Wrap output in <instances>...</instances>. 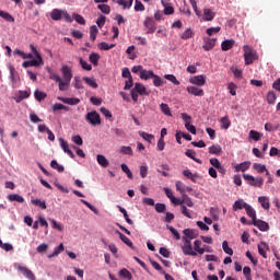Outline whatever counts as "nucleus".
<instances>
[{
    "mask_svg": "<svg viewBox=\"0 0 280 280\" xmlns=\"http://www.w3.org/2000/svg\"><path fill=\"white\" fill-rule=\"evenodd\" d=\"M184 245L182 247L183 254L185 256H202L205 254L203 247H201L202 243L201 241H195L194 242V247L190 243V241H187V238H183Z\"/></svg>",
    "mask_w": 280,
    "mask_h": 280,
    "instance_id": "f03ea898",
    "label": "nucleus"
},
{
    "mask_svg": "<svg viewBox=\"0 0 280 280\" xmlns=\"http://www.w3.org/2000/svg\"><path fill=\"white\" fill-rule=\"evenodd\" d=\"M13 54L15 55V56H20V58H22L23 60H32V58H34V55L33 54H26L25 51H23V50H20V49H15L14 51H13Z\"/></svg>",
    "mask_w": 280,
    "mask_h": 280,
    "instance_id": "6ab92c4d",
    "label": "nucleus"
},
{
    "mask_svg": "<svg viewBox=\"0 0 280 280\" xmlns=\"http://www.w3.org/2000/svg\"><path fill=\"white\" fill-rule=\"evenodd\" d=\"M256 228L260 230V232H268L270 230L269 223H266V221H261L256 219Z\"/></svg>",
    "mask_w": 280,
    "mask_h": 280,
    "instance_id": "a211bd4d",
    "label": "nucleus"
},
{
    "mask_svg": "<svg viewBox=\"0 0 280 280\" xmlns=\"http://www.w3.org/2000/svg\"><path fill=\"white\" fill-rule=\"evenodd\" d=\"M83 80L86 84H89V86H92V89L98 88V84H97L95 78L84 77Z\"/></svg>",
    "mask_w": 280,
    "mask_h": 280,
    "instance_id": "f704fd0d",
    "label": "nucleus"
},
{
    "mask_svg": "<svg viewBox=\"0 0 280 280\" xmlns=\"http://www.w3.org/2000/svg\"><path fill=\"white\" fill-rule=\"evenodd\" d=\"M121 170L125 172L128 176V178H133V172H131L129 165L127 163H121Z\"/></svg>",
    "mask_w": 280,
    "mask_h": 280,
    "instance_id": "09e8293b",
    "label": "nucleus"
},
{
    "mask_svg": "<svg viewBox=\"0 0 280 280\" xmlns=\"http://www.w3.org/2000/svg\"><path fill=\"white\" fill-rule=\"evenodd\" d=\"M16 270L21 272L23 276L26 277L28 280H36V276H34V272L32 270L27 269V267H23L21 265H15Z\"/></svg>",
    "mask_w": 280,
    "mask_h": 280,
    "instance_id": "9d476101",
    "label": "nucleus"
},
{
    "mask_svg": "<svg viewBox=\"0 0 280 280\" xmlns=\"http://www.w3.org/2000/svg\"><path fill=\"white\" fill-rule=\"evenodd\" d=\"M243 178L252 185V187H262L264 185V176H253V174H243Z\"/></svg>",
    "mask_w": 280,
    "mask_h": 280,
    "instance_id": "20e7f679",
    "label": "nucleus"
},
{
    "mask_svg": "<svg viewBox=\"0 0 280 280\" xmlns=\"http://www.w3.org/2000/svg\"><path fill=\"white\" fill-rule=\"evenodd\" d=\"M120 152H122V154H133V149L131 145H121Z\"/></svg>",
    "mask_w": 280,
    "mask_h": 280,
    "instance_id": "680f3d73",
    "label": "nucleus"
},
{
    "mask_svg": "<svg viewBox=\"0 0 280 280\" xmlns=\"http://www.w3.org/2000/svg\"><path fill=\"white\" fill-rule=\"evenodd\" d=\"M0 18L7 21L8 23H14V16H12L7 11L0 10Z\"/></svg>",
    "mask_w": 280,
    "mask_h": 280,
    "instance_id": "c85d7f7f",
    "label": "nucleus"
},
{
    "mask_svg": "<svg viewBox=\"0 0 280 280\" xmlns=\"http://www.w3.org/2000/svg\"><path fill=\"white\" fill-rule=\"evenodd\" d=\"M182 202H184V205H186L187 207H194L192 199H190V197H188V195H186V192H184V195L182 197Z\"/></svg>",
    "mask_w": 280,
    "mask_h": 280,
    "instance_id": "8fccbe9b",
    "label": "nucleus"
},
{
    "mask_svg": "<svg viewBox=\"0 0 280 280\" xmlns=\"http://www.w3.org/2000/svg\"><path fill=\"white\" fill-rule=\"evenodd\" d=\"M182 118L184 119L187 130H189V132H191L192 135H196L197 129L196 126L191 124V115H188V113H182Z\"/></svg>",
    "mask_w": 280,
    "mask_h": 280,
    "instance_id": "6e6552de",
    "label": "nucleus"
},
{
    "mask_svg": "<svg viewBox=\"0 0 280 280\" xmlns=\"http://www.w3.org/2000/svg\"><path fill=\"white\" fill-rule=\"evenodd\" d=\"M154 71L152 69H144L142 66V71H141V80H150V78H153Z\"/></svg>",
    "mask_w": 280,
    "mask_h": 280,
    "instance_id": "5701e85b",
    "label": "nucleus"
},
{
    "mask_svg": "<svg viewBox=\"0 0 280 280\" xmlns=\"http://www.w3.org/2000/svg\"><path fill=\"white\" fill-rule=\"evenodd\" d=\"M27 97H30L28 91H19L18 95L15 96V102L19 104L20 102H23V100H27Z\"/></svg>",
    "mask_w": 280,
    "mask_h": 280,
    "instance_id": "a878e982",
    "label": "nucleus"
},
{
    "mask_svg": "<svg viewBox=\"0 0 280 280\" xmlns=\"http://www.w3.org/2000/svg\"><path fill=\"white\" fill-rule=\"evenodd\" d=\"M30 49L32 51L33 59L25 60L22 63V67L24 69H27L28 67H43V65H45V61L43 60V56H40V52H38V49H36L35 46L32 44L30 45Z\"/></svg>",
    "mask_w": 280,
    "mask_h": 280,
    "instance_id": "7ed1b4c3",
    "label": "nucleus"
},
{
    "mask_svg": "<svg viewBox=\"0 0 280 280\" xmlns=\"http://www.w3.org/2000/svg\"><path fill=\"white\" fill-rule=\"evenodd\" d=\"M243 51H244L245 65H253L256 58L255 51L252 49L249 45H244Z\"/></svg>",
    "mask_w": 280,
    "mask_h": 280,
    "instance_id": "423d86ee",
    "label": "nucleus"
},
{
    "mask_svg": "<svg viewBox=\"0 0 280 280\" xmlns=\"http://www.w3.org/2000/svg\"><path fill=\"white\" fill-rule=\"evenodd\" d=\"M119 278L122 280H132V273L128 269H120L118 272Z\"/></svg>",
    "mask_w": 280,
    "mask_h": 280,
    "instance_id": "bb28decb",
    "label": "nucleus"
},
{
    "mask_svg": "<svg viewBox=\"0 0 280 280\" xmlns=\"http://www.w3.org/2000/svg\"><path fill=\"white\" fill-rule=\"evenodd\" d=\"M220 121H221V128H224L225 130H228V128H230L231 119H230L229 115L221 117Z\"/></svg>",
    "mask_w": 280,
    "mask_h": 280,
    "instance_id": "7c9ffc66",
    "label": "nucleus"
},
{
    "mask_svg": "<svg viewBox=\"0 0 280 280\" xmlns=\"http://www.w3.org/2000/svg\"><path fill=\"white\" fill-rule=\"evenodd\" d=\"M98 10H101V12H103L104 14H110V5H108L107 3H104L101 4V5H97Z\"/></svg>",
    "mask_w": 280,
    "mask_h": 280,
    "instance_id": "6e6d98bb",
    "label": "nucleus"
},
{
    "mask_svg": "<svg viewBox=\"0 0 280 280\" xmlns=\"http://www.w3.org/2000/svg\"><path fill=\"white\" fill-rule=\"evenodd\" d=\"M114 47H116L115 43H112L110 45L109 43H106V42L98 43V49L109 50V49H113Z\"/></svg>",
    "mask_w": 280,
    "mask_h": 280,
    "instance_id": "79ce46f5",
    "label": "nucleus"
},
{
    "mask_svg": "<svg viewBox=\"0 0 280 280\" xmlns=\"http://www.w3.org/2000/svg\"><path fill=\"white\" fill-rule=\"evenodd\" d=\"M246 209V201L244 199H237L233 205V210L238 211V209Z\"/></svg>",
    "mask_w": 280,
    "mask_h": 280,
    "instance_id": "c756f323",
    "label": "nucleus"
},
{
    "mask_svg": "<svg viewBox=\"0 0 280 280\" xmlns=\"http://www.w3.org/2000/svg\"><path fill=\"white\" fill-rule=\"evenodd\" d=\"M160 109L162 110V113H164V115H172V110H171L168 104H165L164 102H162V104H160Z\"/></svg>",
    "mask_w": 280,
    "mask_h": 280,
    "instance_id": "13d9d810",
    "label": "nucleus"
},
{
    "mask_svg": "<svg viewBox=\"0 0 280 280\" xmlns=\"http://www.w3.org/2000/svg\"><path fill=\"white\" fill-rule=\"evenodd\" d=\"M50 18L52 19V21H62V19L65 21H71L69 13H67V11L60 10V9H54L50 12Z\"/></svg>",
    "mask_w": 280,
    "mask_h": 280,
    "instance_id": "39448f33",
    "label": "nucleus"
},
{
    "mask_svg": "<svg viewBox=\"0 0 280 280\" xmlns=\"http://www.w3.org/2000/svg\"><path fill=\"white\" fill-rule=\"evenodd\" d=\"M215 43H217L215 38H205L203 49L206 51L213 49V47H215Z\"/></svg>",
    "mask_w": 280,
    "mask_h": 280,
    "instance_id": "aec40b11",
    "label": "nucleus"
},
{
    "mask_svg": "<svg viewBox=\"0 0 280 280\" xmlns=\"http://www.w3.org/2000/svg\"><path fill=\"white\" fill-rule=\"evenodd\" d=\"M132 86H133V78H132V73L130 71V75H128V78H127V80L125 82L124 89L125 90H129V89H132Z\"/></svg>",
    "mask_w": 280,
    "mask_h": 280,
    "instance_id": "3c124183",
    "label": "nucleus"
},
{
    "mask_svg": "<svg viewBox=\"0 0 280 280\" xmlns=\"http://www.w3.org/2000/svg\"><path fill=\"white\" fill-rule=\"evenodd\" d=\"M72 19H74V21H77V23H79L80 25H85L86 23L84 16H82L81 14H72Z\"/></svg>",
    "mask_w": 280,
    "mask_h": 280,
    "instance_id": "bf43d9fd",
    "label": "nucleus"
},
{
    "mask_svg": "<svg viewBox=\"0 0 280 280\" xmlns=\"http://www.w3.org/2000/svg\"><path fill=\"white\" fill-rule=\"evenodd\" d=\"M50 167H52V170H57V172H65V166L58 164L56 160L50 162Z\"/></svg>",
    "mask_w": 280,
    "mask_h": 280,
    "instance_id": "5fc2aeb1",
    "label": "nucleus"
},
{
    "mask_svg": "<svg viewBox=\"0 0 280 280\" xmlns=\"http://www.w3.org/2000/svg\"><path fill=\"white\" fill-rule=\"evenodd\" d=\"M59 144H60L61 149L63 150V152H66V154H71V150L69 149V143H67V141H65V139L59 138Z\"/></svg>",
    "mask_w": 280,
    "mask_h": 280,
    "instance_id": "e433bc0d",
    "label": "nucleus"
},
{
    "mask_svg": "<svg viewBox=\"0 0 280 280\" xmlns=\"http://www.w3.org/2000/svg\"><path fill=\"white\" fill-rule=\"evenodd\" d=\"M267 250L270 249L269 245H267V243H260V245H258V254H260V256H262V258H268L267 256Z\"/></svg>",
    "mask_w": 280,
    "mask_h": 280,
    "instance_id": "b1692460",
    "label": "nucleus"
},
{
    "mask_svg": "<svg viewBox=\"0 0 280 280\" xmlns=\"http://www.w3.org/2000/svg\"><path fill=\"white\" fill-rule=\"evenodd\" d=\"M180 210H182V213L184 214V217H187V219H192V214H191L190 210H188L186 203H182Z\"/></svg>",
    "mask_w": 280,
    "mask_h": 280,
    "instance_id": "49530a36",
    "label": "nucleus"
},
{
    "mask_svg": "<svg viewBox=\"0 0 280 280\" xmlns=\"http://www.w3.org/2000/svg\"><path fill=\"white\" fill-rule=\"evenodd\" d=\"M245 211L247 212V217H249L252 219L253 224L256 228V223H257L256 210H254V208H252V206H249V203H245Z\"/></svg>",
    "mask_w": 280,
    "mask_h": 280,
    "instance_id": "f8f14e48",
    "label": "nucleus"
},
{
    "mask_svg": "<svg viewBox=\"0 0 280 280\" xmlns=\"http://www.w3.org/2000/svg\"><path fill=\"white\" fill-rule=\"evenodd\" d=\"M276 101H277V93L275 91H269L267 93V102L269 104H275Z\"/></svg>",
    "mask_w": 280,
    "mask_h": 280,
    "instance_id": "c03bdc74",
    "label": "nucleus"
},
{
    "mask_svg": "<svg viewBox=\"0 0 280 280\" xmlns=\"http://www.w3.org/2000/svg\"><path fill=\"white\" fill-rule=\"evenodd\" d=\"M206 81H207V78H206V75H202V74L192 75V78L189 79V82L191 84L197 85V88H199V89H200V86H203L206 84Z\"/></svg>",
    "mask_w": 280,
    "mask_h": 280,
    "instance_id": "9b49d317",
    "label": "nucleus"
},
{
    "mask_svg": "<svg viewBox=\"0 0 280 280\" xmlns=\"http://www.w3.org/2000/svg\"><path fill=\"white\" fill-rule=\"evenodd\" d=\"M209 152L211 154H222L223 150H222V145H220V143L213 144L209 147Z\"/></svg>",
    "mask_w": 280,
    "mask_h": 280,
    "instance_id": "cd10ccee",
    "label": "nucleus"
},
{
    "mask_svg": "<svg viewBox=\"0 0 280 280\" xmlns=\"http://www.w3.org/2000/svg\"><path fill=\"white\" fill-rule=\"evenodd\" d=\"M34 95H35V100H36L37 102H43V100H45V97H47V94H46L45 92H40V91H38V90H36V91L34 92Z\"/></svg>",
    "mask_w": 280,
    "mask_h": 280,
    "instance_id": "864d4df0",
    "label": "nucleus"
},
{
    "mask_svg": "<svg viewBox=\"0 0 280 280\" xmlns=\"http://www.w3.org/2000/svg\"><path fill=\"white\" fill-rule=\"evenodd\" d=\"M164 78H165L166 80H170V82H173V84H176V85L180 84V81L177 80V78H176V75H174V73H166V74L164 75Z\"/></svg>",
    "mask_w": 280,
    "mask_h": 280,
    "instance_id": "de8ad7c7",
    "label": "nucleus"
},
{
    "mask_svg": "<svg viewBox=\"0 0 280 280\" xmlns=\"http://www.w3.org/2000/svg\"><path fill=\"white\" fill-rule=\"evenodd\" d=\"M49 78L50 80H54L55 82L59 83L60 91H67V88L69 86V82H71V70L69 67L63 66L61 68V73L63 79H61L58 74L51 72V69H48Z\"/></svg>",
    "mask_w": 280,
    "mask_h": 280,
    "instance_id": "f257e3e1",
    "label": "nucleus"
},
{
    "mask_svg": "<svg viewBox=\"0 0 280 280\" xmlns=\"http://www.w3.org/2000/svg\"><path fill=\"white\" fill-rule=\"evenodd\" d=\"M7 198L9 202H19L20 205H23V202H25V198H23V196L19 194L8 195Z\"/></svg>",
    "mask_w": 280,
    "mask_h": 280,
    "instance_id": "4468645a",
    "label": "nucleus"
},
{
    "mask_svg": "<svg viewBox=\"0 0 280 280\" xmlns=\"http://www.w3.org/2000/svg\"><path fill=\"white\" fill-rule=\"evenodd\" d=\"M136 89L138 91V95H145L147 86H144V84H142L141 82H136Z\"/></svg>",
    "mask_w": 280,
    "mask_h": 280,
    "instance_id": "37998d69",
    "label": "nucleus"
},
{
    "mask_svg": "<svg viewBox=\"0 0 280 280\" xmlns=\"http://www.w3.org/2000/svg\"><path fill=\"white\" fill-rule=\"evenodd\" d=\"M167 230H170L173 236H175L176 241H180V234L178 230H175V228H173L172 225H167Z\"/></svg>",
    "mask_w": 280,
    "mask_h": 280,
    "instance_id": "052dcab7",
    "label": "nucleus"
},
{
    "mask_svg": "<svg viewBox=\"0 0 280 280\" xmlns=\"http://www.w3.org/2000/svg\"><path fill=\"white\" fill-rule=\"evenodd\" d=\"M223 250L225 254H228L229 256H233L234 252L232 249V247H230L228 241H224L222 244Z\"/></svg>",
    "mask_w": 280,
    "mask_h": 280,
    "instance_id": "603ef678",
    "label": "nucleus"
},
{
    "mask_svg": "<svg viewBox=\"0 0 280 280\" xmlns=\"http://www.w3.org/2000/svg\"><path fill=\"white\" fill-rule=\"evenodd\" d=\"M149 167L148 165H140V176L145 178L148 176Z\"/></svg>",
    "mask_w": 280,
    "mask_h": 280,
    "instance_id": "338daca9",
    "label": "nucleus"
},
{
    "mask_svg": "<svg viewBox=\"0 0 280 280\" xmlns=\"http://www.w3.org/2000/svg\"><path fill=\"white\" fill-rule=\"evenodd\" d=\"M119 235V238L122 243H125V245H127L128 247H130L131 249H136L132 241H130V238H128V236H126L125 234H122L121 232H116Z\"/></svg>",
    "mask_w": 280,
    "mask_h": 280,
    "instance_id": "f3484780",
    "label": "nucleus"
},
{
    "mask_svg": "<svg viewBox=\"0 0 280 280\" xmlns=\"http://www.w3.org/2000/svg\"><path fill=\"white\" fill-rule=\"evenodd\" d=\"M196 154H197L196 150H191V149L186 150L187 156H189L190 159H194V161H197V163H202L201 159H198Z\"/></svg>",
    "mask_w": 280,
    "mask_h": 280,
    "instance_id": "58836bf2",
    "label": "nucleus"
},
{
    "mask_svg": "<svg viewBox=\"0 0 280 280\" xmlns=\"http://www.w3.org/2000/svg\"><path fill=\"white\" fill-rule=\"evenodd\" d=\"M258 202L264 207V209H270V199L269 197H259Z\"/></svg>",
    "mask_w": 280,
    "mask_h": 280,
    "instance_id": "c9c22d12",
    "label": "nucleus"
},
{
    "mask_svg": "<svg viewBox=\"0 0 280 280\" xmlns=\"http://www.w3.org/2000/svg\"><path fill=\"white\" fill-rule=\"evenodd\" d=\"M278 128H280V124H276L275 126L270 121H267L265 124V130H268L269 132H271L272 130H278Z\"/></svg>",
    "mask_w": 280,
    "mask_h": 280,
    "instance_id": "4d7b16f0",
    "label": "nucleus"
},
{
    "mask_svg": "<svg viewBox=\"0 0 280 280\" xmlns=\"http://www.w3.org/2000/svg\"><path fill=\"white\" fill-rule=\"evenodd\" d=\"M97 34H98V27L97 25H91L90 27V37L91 39L94 42L97 38Z\"/></svg>",
    "mask_w": 280,
    "mask_h": 280,
    "instance_id": "4c0bfd02",
    "label": "nucleus"
},
{
    "mask_svg": "<svg viewBox=\"0 0 280 280\" xmlns=\"http://www.w3.org/2000/svg\"><path fill=\"white\" fill-rule=\"evenodd\" d=\"M215 14L217 13L211 8H205L202 19L203 21H213V19L215 18Z\"/></svg>",
    "mask_w": 280,
    "mask_h": 280,
    "instance_id": "ddd939ff",
    "label": "nucleus"
},
{
    "mask_svg": "<svg viewBox=\"0 0 280 280\" xmlns=\"http://www.w3.org/2000/svg\"><path fill=\"white\" fill-rule=\"evenodd\" d=\"M62 250H65V246L62 244H60L59 246L55 247L54 253L48 255V259L58 257V255H60V253H62Z\"/></svg>",
    "mask_w": 280,
    "mask_h": 280,
    "instance_id": "473e14b6",
    "label": "nucleus"
},
{
    "mask_svg": "<svg viewBox=\"0 0 280 280\" xmlns=\"http://www.w3.org/2000/svg\"><path fill=\"white\" fill-rule=\"evenodd\" d=\"M254 170H256V172L258 173H261L265 172V170H267V165L262 163H254Z\"/></svg>",
    "mask_w": 280,
    "mask_h": 280,
    "instance_id": "e2e57ef3",
    "label": "nucleus"
},
{
    "mask_svg": "<svg viewBox=\"0 0 280 280\" xmlns=\"http://www.w3.org/2000/svg\"><path fill=\"white\" fill-rule=\"evenodd\" d=\"M152 79H153L154 86H162L164 84L163 78H161V75H158L156 73H154V71H153Z\"/></svg>",
    "mask_w": 280,
    "mask_h": 280,
    "instance_id": "72a5a7b5",
    "label": "nucleus"
},
{
    "mask_svg": "<svg viewBox=\"0 0 280 280\" xmlns=\"http://www.w3.org/2000/svg\"><path fill=\"white\" fill-rule=\"evenodd\" d=\"M219 32H221V27L218 26V27H208L207 28V34L209 36H213V34H218Z\"/></svg>",
    "mask_w": 280,
    "mask_h": 280,
    "instance_id": "69168bd1",
    "label": "nucleus"
},
{
    "mask_svg": "<svg viewBox=\"0 0 280 280\" xmlns=\"http://www.w3.org/2000/svg\"><path fill=\"white\" fill-rule=\"evenodd\" d=\"M100 58V54H96L95 51H92V54H90V62H92V65L94 66L98 65Z\"/></svg>",
    "mask_w": 280,
    "mask_h": 280,
    "instance_id": "ea45409f",
    "label": "nucleus"
},
{
    "mask_svg": "<svg viewBox=\"0 0 280 280\" xmlns=\"http://www.w3.org/2000/svg\"><path fill=\"white\" fill-rule=\"evenodd\" d=\"M250 167V161H243L242 163H237L235 165L236 172H246Z\"/></svg>",
    "mask_w": 280,
    "mask_h": 280,
    "instance_id": "4be33fe9",
    "label": "nucleus"
},
{
    "mask_svg": "<svg viewBox=\"0 0 280 280\" xmlns=\"http://www.w3.org/2000/svg\"><path fill=\"white\" fill-rule=\"evenodd\" d=\"M31 202H32L35 207H39V209H47V205L45 203V200L32 199Z\"/></svg>",
    "mask_w": 280,
    "mask_h": 280,
    "instance_id": "a19ab883",
    "label": "nucleus"
},
{
    "mask_svg": "<svg viewBox=\"0 0 280 280\" xmlns=\"http://www.w3.org/2000/svg\"><path fill=\"white\" fill-rule=\"evenodd\" d=\"M187 92L191 93V95H199V96L205 95L203 89H199L198 85L187 86Z\"/></svg>",
    "mask_w": 280,
    "mask_h": 280,
    "instance_id": "dca6fc26",
    "label": "nucleus"
},
{
    "mask_svg": "<svg viewBox=\"0 0 280 280\" xmlns=\"http://www.w3.org/2000/svg\"><path fill=\"white\" fill-rule=\"evenodd\" d=\"M192 36H194V31L190 27H188L187 30H185V32H183V34L180 35V38H183L184 40H187Z\"/></svg>",
    "mask_w": 280,
    "mask_h": 280,
    "instance_id": "a18cd8bd",
    "label": "nucleus"
},
{
    "mask_svg": "<svg viewBox=\"0 0 280 280\" xmlns=\"http://www.w3.org/2000/svg\"><path fill=\"white\" fill-rule=\"evenodd\" d=\"M197 236L198 232H196V230H184L183 238H186L189 243H191L194 238H197Z\"/></svg>",
    "mask_w": 280,
    "mask_h": 280,
    "instance_id": "2eb2a0df",
    "label": "nucleus"
},
{
    "mask_svg": "<svg viewBox=\"0 0 280 280\" xmlns=\"http://www.w3.org/2000/svg\"><path fill=\"white\" fill-rule=\"evenodd\" d=\"M262 137V132H259L258 130H249V139H254V141H259Z\"/></svg>",
    "mask_w": 280,
    "mask_h": 280,
    "instance_id": "2f4dec72",
    "label": "nucleus"
},
{
    "mask_svg": "<svg viewBox=\"0 0 280 280\" xmlns=\"http://www.w3.org/2000/svg\"><path fill=\"white\" fill-rule=\"evenodd\" d=\"M50 224L52 225V229H56V231H62L63 229L62 224L58 223L56 219H50Z\"/></svg>",
    "mask_w": 280,
    "mask_h": 280,
    "instance_id": "0e129e2a",
    "label": "nucleus"
},
{
    "mask_svg": "<svg viewBox=\"0 0 280 280\" xmlns=\"http://www.w3.org/2000/svg\"><path fill=\"white\" fill-rule=\"evenodd\" d=\"M145 34H154L156 32V21L153 18L147 16L143 21Z\"/></svg>",
    "mask_w": 280,
    "mask_h": 280,
    "instance_id": "0eeeda50",
    "label": "nucleus"
},
{
    "mask_svg": "<svg viewBox=\"0 0 280 280\" xmlns=\"http://www.w3.org/2000/svg\"><path fill=\"white\" fill-rule=\"evenodd\" d=\"M96 159H97V163H100V165H102V167H108L109 161L105 156V154H97Z\"/></svg>",
    "mask_w": 280,
    "mask_h": 280,
    "instance_id": "393cba45",
    "label": "nucleus"
},
{
    "mask_svg": "<svg viewBox=\"0 0 280 280\" xmlns=\"http://www.w3.org/2000/svg\"><path fill=\"white\" fill-rule=\"evenodd\" d=\"M86 119L90 121V124H93L96 126L97 124H102L101 115L97 113V110H91L86 114Z\"/></svg>",
    "mask_w": 280,
    "mask_h": 280,
    "instance_id": "1a4fd4ad",
    "label": "nucleus"
},
{
    "mask_svg": "<svg viewBox=\"0 0 280 280\" xmlns=\"http://www.w3.org/2000/svg\"><path fill=\"white\" fill-rule=\"evenodd\" d=\"M234 45H235V40H234V38H231V39L223 40L221 44V47H222L223 51H229V49H232V47H234Z\"/></svg>",
    "mask_w": 280,
    "mask_h": 280,
    "instance_id": "412c9836",
    "label": "nucleus"
},
{
    "mask_svg": "<svg viewBox=\"0 0 280 280\" xmlns=\"http://www.w3.org/2000/svg\"><path fill=\"white\" fill-rule=\"evenodd\" d=\"M166 206L165 203H156L155 205V210L159 212V213H164V211H166Z\"/></svg>",
    "mask_w": 280,
    "mask_h": 280,
    "instance_id": "774afa93",
    "label": "nucleus"
}]
</instances>
